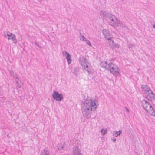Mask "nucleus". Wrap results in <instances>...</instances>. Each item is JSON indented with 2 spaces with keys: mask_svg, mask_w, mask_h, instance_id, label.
<instances>
[{
  "mask_svg": "<svg viewBox=\"0 0 155 155\" xmlns=\"http://www.w3.org/2000/svg\"><path fill=\"white\" fill-rule=\"evenodd\" d=\"M98 102L96 97L94 99L87 98L82 101L81 110L84 117L87 119L91 117L92 111H94L97 108L96 103Z\"/></svg>",
  "mask_w": 155,
  "mask_h": 155,
  "instance_id": "f257e3e1",
  "label": "nucleus"
},
{
  "mask_svg": "<svg viewBox=\"0 0 155 155\" xmlns=\"http://www.w3.org/2000/svg\"><path fill=\"white\" fill-rule=\"evenodd\" d=\"M101 66L106 70L110 71L114 75L117 76L120 74V70L119 68L114 64L110 61L107 62L104 61L100 63Z\"/></svg>",
  "mask_w": 155,
  "mask_h": 155,
  "instance_id": "f03ea898",
  "label": "nucleus"
},
{
  "mask_svg": "<svg viewBox=\"0 0 155 155\" xmlns=\"http://www.w3.org/2000/svg\"><path fill=\"white\" fill-rule=\"evenodd\" d=\"M107 20L108 21L110 24L114 27H117L120 26L123 27L124 26L121 22L118 20L114 15L109 13L107 16Z\"/></svg>",
  "mask_w": 155,
  "mask_h": 155,
  "instance_id": "7ed1b4c3",
  "label": "nucleus"
},
{
  "mask_svg": "<svg viewBox=\"0 0 155 155\" xmlns=\"http://www.w3.org/2000/svg\"><path fill=\"white\" fill-rule=\"evenodd\" d=\"M141 103L142 106L147 112L149 113V110L151 111L153 110V108L151 104L146 100H142L141 101Z\"/></svg>",
  "mask_w": 155,
  "mask_h": 155,
  "instance_id": "20e7f679",
  "label": "nucleus"
},
{
  "mask_svg": "<svg viewBox=\"0 0 155 155\" xmlns=\"http://www.w3.org/2000/svg\"><path fill=\"white\" fill-rule=\"evenodd\" d=\"M102 33L106 40H111L113 38L112 35L108 30L104 29L102 30Z\"/></svg>",
  "mask_w": 155,
  "mask_h": 155,
  "instance_id": "39448f33",
  "label": "nucleus"
},
{
  "mask_svg": "<svg viewBox=\"0 0 155 155\" xmlns=\"http://www.w3.org/2000/svg\"><path fill=\"white\" fill-rule=\"evenodd\" d=\"M53 99L57 101H60L63 98V95L59 94L58 91H54L52 95Z\"/></svg>",
  "mask_w": 155,
  "mask_h": 155,
  "instance_id": "423d86ee",
  "label": "nucleus"
},
{
  "mask_svg": "<svg viewBox=\"0 0 155 155\" xmlns=\"http://www.w3.org/2000/svg\"><path fill=\"white\" fill-rule=\"evenodd\" d=\"M7 36L8 37V40H12L14 43H17V41L16 39V37L15 35L14 34H13L7 31Z\"/></svg>",
  "mask_w": 155,
  "mask_h": 155,
  "instance_id": "0eeeda50",
  "label": "nucleus"
},
{
  "mask_svg": "<svg viewBox=\"0 0 155 155\" xmlns=\"http://www.w3.org/2000/svg\"><path fill=\"white\" fill-rule=\"evenodd\" d=\"M73 155H82L81 151L78 147L75 146L73 148Z\"/></svg>",
  "mask_w": 155,
  "mask_h": 155,
  "instance_id": "6e6552de",
  "label": "nucleus"
},
{
  "mask_svg": "<svg viewBox=\"0 0 155 155\" xmlns=\"http://www.w3.org/2000/svg\"><path fill=\"white\" fill-rule=\"evenodd\" d=\"M65 52V54L66 55V58L67 59L68 63L69 64L71 63V56L70 54L66 51H64L62 52L63 54H64V53Z\"/></svg>",
  "mask_w": 155,
  "mask_h": 155,
  "instance_id": "1a4fd4ad",
  "label": "nucleus"
},
{
  "mask_svg": "<svg viewBox=\"0 0 155 155\" xmlns=\"http://www.w3.org/2000/svg\"><path fill=\"white\" fill-rule=\"evenodd\" d=\"M109 13L104 10H101L100 12V16L103 18L106 19Z\"/></svg>",
  "mask_w": 155,
  "mask_h": 155,
  "instance_id": "9d476101",
  "label": "nucleus"
},
{
  "mask_svg": "<svg viewBox=\"0 0 155 155\" xmlns=\"http://www.w3.org/2000/svg\"><path fill=\"white\" fill-rule=\"evenodd\" d=\"M79 60L80 64L83 67L84 66V65H85L87 61L86 58L84 57H80Z\"/></svg>",
  "mask_w": 155,
  "mask_h": 155,
  "instance_id": "9b49d317",
  "label": "nucleus"
},
{
  "mask_svg": "<svg viewBox=\"0 0 155 155\" xmlns=\"http://www.w3.org/2000/svg\"><path fill=\"white\" fill-rule=\"evenodd\" d=\"M148 94L150 99L148 98L147 97V96L146 97V98H147L148 100L151 101L152 99L155 100V94L153 93L152 91H151L150 92V93H149Z\"/></svg>",
  "mask_w": 155,
  "mask_h": 155,
  "instance_id": "f8f14e48",
  "label": "nucleus"
},
{
  "mask_svg": "<svg viewBox=\"0 0 155 155\" xmlns=\"http://www.w3.org/2000/svg\"><path fill=\"white\" fill-rule=\"evenodd\" d=\"M41 155H50L49 151L47 148H45L41 151Z\"/></svg>",
  "mask_w": 155,
  "mask_h": 155,
  "instance_id": "ddd939ff",
  "label": "nucleus"
},
{
  "mask_svg": "<svg viewBox=\"0 0 155 155\" xmlns=\"http://www.w3.org/2000/svg\"><path fill=\"white\" fill-rule=\"evenodd\" d=\"M122 132L121 130L118 131H113V136L115 137H117L118 136H120L122 134Z\"/></svg>",
  "mask_w": 155,
  "mask_h": 155,
  "instance_id": "4468645a",
  "label": "nucleus"
},
{
  "mask_svg": "<svg viewBox=\"0 0 155 155\" xmlns=\"http://www.w3.org/2000/svg\"><path fill=\"white\" fill-rule=\"evenodd\" d=\"M110 43L111 42V43L112 44V48L113 49L114 48H119L120 45L118 44H115L114 42V40H111L110 41Z\"/></svg>",
  "mask_w": 155,
  "mask_h": 155,
  "instance_id": "2eb2a0df",
  "label": "nucleus"
},
{
  "mask_svg": "<svg viewBox=\"0 0 155 155\" xmlns=\"http://www.w3.org/2000/svg\"><path fill=\"white\" fill-rule=\"evenodd\" d=\"M9 73L10 75L11 76H12L13 78H15L16 79H18L16 73H15L13 71L11 70L10 71Z\"/></svg>",
  "mask_w": 155,
  "mask_h": 155,
  "instance_id": "dca6fc26",
  "label": "nucleus"
},
{
  "mask_svg": "<svg viewBox=\"0 0 155 155\" xmlns=\"http://www.w3.org/2000/svg\"><path fill=\"white\" fill-rule=\"evenodd\" d=\"M83 70L84 71H87L89 74H92V71L89 67L88 68H86L85 67V65L83 67Z\"/></svg>",
  "mask_w": 155,
  "mask_h": 155,
  "instance_id": "f3484780",
  "label": "nucleus"
},
{
  "mask_svg": "<svg viewBox=\"0 0 155 155\" xmlns=\"http://www.w3.org/2000/svg\"><path fill=\"white\" fill-rule=\"evenodd\" d=\"M79 71V69L77 67L74 68V73L75 75H78Z\"/></svg>",
  "mask_w": 155,
  "mask_h": 155,
  "instance_id": "a211bd4d",
  "label": "nucleus"
},
{
  "mask_svg": "<svg viewBox=\"0 0 155 155\" xmlns=\"http://www.w3.org/2000/svg\"><path fill=\"white\" fill-rule=\"evenodd\" d=\"M101 132L102 134V135L104 136L107 133V130L106 129L105 130L103 129H102L101 130Z\"/></svg>",
  "mask_w": 155,
  "mask_h": 155,
  "instance_id": "6ab92c4d",
  "label": "nucleus"
},
{
  "mask_svg": "<svg viewBox=\"0 0 155 155\" xmlns=\"http://www.w3.org/2000/svg\"><path fill=\"white\" fill-rule=\"evenodd\" d=\"M65 144L64 143L62 146H61L60 147H58V150H60L62 149H63L64 147H65Z\"/></svg>",
  "mask_w": 155,
  "mask_h": 155,
  "instance_id": "aec40b11",
  "label": "nucleus"
},
{
  "mask_svg": "<svg viewBox=\"0 0 155 155\" xmlns=\"http://www.w3.org/2000/svg\"><path fill=\"white\" fill-rule=\"evenodd\" d=\"M144 91L146 92H147L148 94L149 93H150V91L152 90L149 87H147L144 89Z\"/></svg>",
  "mask_w": 155,
  "mask_h": 155,
  "instance_id": "412c9836",
  "label": "nucleus"
},
{
  "mask_svg": "<svg viewBox=\"0 0 155 155\" xmlns=\"http://www.w3.org/2000/svg\"><path fill=\"white\" fill-rule=\"evenodd\" d=\"M85 42L89 46L91 47L92 46L91 43L88 40L86 39Z\"/></svg>",
  "mask_w": 155,
  "mask_h": 155,
  "instance_id": "4be33fe9",
  "label": "nucleus"
},
{
  "mask_svg": "<svg viewBox=\"0 0 155 155\" xmlns=\"http://www.w3.org/2000/svg\"><path fill=\"white\" fill-rule=\"evenodd\" d=\"M151 111H152V112L151 114V115L155 117V110H154L153 109V110H152Z\"/></svg>",
  "mask_w": 155,
  "mask_h": 155,
  "instance_id": "5701e85b",
  "label": "nucleus"
},
{
  "mask_svg": "<svg viewBox=\"0 0 155 155\" xmlns=\"http://www.w3.org/2000/svg\"><path fill=\"white\" fill-rule=\"evenodd\" d=\"M147 87L146 85H142L141 86V88L144 90Z\"/></svg>",
  "mask_w": 155,
  "mask_h": 155,
  "instance_id": "b1692460",
  "label": "nucleus"
},
{
  "mask_svg": "<svg viewBox=\"0 0 155 155\" xmlns=\"http://www.w3.org/2000/svg\"><path fill=\"white\" fill-rule=\"evenodd\" d=\"M34 44L35 45H36L39 48H41V46H39V44H38L37 42L35 41L34 42Z\"/></svg>",
  "mask_w": 155,
  "mask_h": 155,
  "instance_id": "393cba45",
  "label": "nucleus"
},
{
  "mask_svg": "<svg viewBox=\"0 0 155 155\" xmlns=\"http://www.w3.org/2000/svg\"><path fill=\"white\" fill-rule=\"evenodd\" d=\"M134 44H128L129 48H131L132 47H134Z\"/></svg>",
  "mask_w": 155,
  "mask_h": 155,
  "instance_id": "a878e982",
  "label": "nucleus"
},
{
  "mask_svg": "<svg viewBox=\"0 0 155 155\" xmlns=\"http://www.w3.org/2000/svg\"><path fill=\"white\" fill-rule=\"evenodd\" d=\"M111 140L113 142H115L116 141V139L114 138V137H113V138H111Z\"/></svg>",
  "mask_w": 155,
  "mask_h": 155,
  "instance_id": "bb28decb",
  "label": "nucleus"
},
{
  "mask_svg": "<svg viewBox=\"0 0 155 155\" xmlns=\"http://www.w3.org/2000/svg\"><path fill=\"white\" fill-rule=\"evenodd\" d=\"M125 108L126 110V111L127 112H129V109L126 107H125Z\"/></svg>",
  "mask_w": 155,
  "mask_h": 155,
  "instance_id": "cd10ccee",
  "label": "nucleus"
},
{
  "mask_svg": "<svg viewBox=\"0 0 155 155\" xmlns=\"http://www.w3.org/2000/svg\"><path fill=\"white\" fill-rule=\"evenodd\" d=\"M86 39H87L85 37L83 36L82 35V40L85 42Z\"/></svg>",
  "mask_w": 155,
  "mask_h": 155,
  "instance_id": "c85d7f7f",
  "label": "nucleus"
},
{
  "mask_svg": "<svg viewBox=\"0 0 155 155\" xmlns=\"http://www.w3.org/2000/svg\"><path fill=\"white\" fill-rule=\"evenodd\" d=\"M16 86H17V87H18L19 88H20L21 87V85H20V84H17Z\"/></svg>",
  "mask_w": 155,
  "mask_h": 155,
  "instance_id": "c756f323",
  "label": "nucleus"
},
{
  "mask_svg": "<svg viewBox=\"0 0 155 155\" xmlns=\"http://www.w3.org/2000/svg\"><path fill=\"white\" fill-rule=\"evenodd\" d=\"M85 68L86 69V68H89V67H88V65H86V66L85 65Z\"/></svg>",
  "mask_w": 155,
  "mask_h": 155,
  "instance_id": "7c9ffc66",
  "label": "nucleus"
},
{
  "mask_svg": "<svg viewBox=\"0 0 155 155\" xmlns=\"http://www.w3.org/2000/svg\"><path fill=\"white\" fill-rule=\"evenodd\" d=\"M80 36L82 38V35H83L81 33H80Z\"/></svg>",
  "mask_w": 155,
  "mask_h": 155,
  "instance_id": "2f4dec72",
  "label": "nucleus"
},
{
  "mask_svg": "<svg viewBox=\"0 0 155 155\" xmlns=\"http://www.w3.org/2000/svg\"><path fill=\"white\" fill-rule=\"evenodd\" d=\"M153 28L155 29V24H153Z\"/></svg>",
  "mask_w": 155,
  "mask_h": 155,
  "instance_id": "473e14b6",
  "label": "nucleus"
},
{
  "mask_svg": "<svg viewBox=\"0 0 155 155\" xmlns=\"http://www.w3.org/2000/svg\"><path fill=\"white\" fill-rule=\"evenodd\" d=\"M16 84H18V81H16Z\"/></svg>",
  "mask_w": 155,
  "mask_h": 155,
  "instance_id": "72a5a7b5",
  "label": "nucleus"
},
{
  "mask_svg": "<svg viewBox=\"0 0 155 155\" xmlns=\"http://www.w3.org/2000/svg\"><path fill=\"white\" fill-rule=\"evenodd\" d=\"M4 35H5V38H6V35H5V34Z\"/></svg>",
  "mask_w": 155,
  "mask_h": 155,
  "instance_id": "f704fd0d",
  "label": "nucleus"
}]
</instances>
